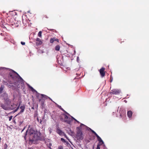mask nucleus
Instances as JSON below:
<instances>
[{"mask_svg":"<svg viewBox=\"0 0 149 149\" xmlns=\"http://www.w3.org/2000/svg\"><path fill=\"white\" fill-rule=\"evenodd\" d=\"M26 133L28 134L29 141L32 142L39 140L40 138V133L32 129H28L26 132Z\"/></svg>","mask_w":149,"mask_h":149,"instance_id":"nucleus-1","label":"nucleus"},{"mask_svg":"<svg viewBox=\"0 0 149 149\" xmlns=\"http://www.w3.org/2000/svg\"><path fill=\"white\" fill-rule=\"evenodd\" d=\"M62 120L64 122H66L69 124H70L72 121L71 118L69 117L67 115L63 114L61 116Z\"/></svg>","mask_w":149,"mask_h":149,"instance_id":"nucleus-2","label":"nucleus"},{"mask_svg":"<svg viewBox=\"0 0 149 149\" xmlns=\"http://www.w3.org/2000/svg\"><path fill=\"white\" fill-rule=\"evenodd\" d=\"M78 129L79 130L77 131V133L76 138L78 140H82L84 138V135H83L81 130L79 129V127H77Z\"/></svg>","mask_w":149,"mask_h":149,"instance_id":"nucleus-3","label":"nucleus"},{"mask_svg":"<svg viewBox=\"0 0 149 149\" xmlns=\"http://www.w3.org/2000/svg\"><path fill=\"white\" fill-rule=\"evenodd\" d=\"M1 106L2 108L5 110L10 109V107L8 104L5 103L4 104H1Z\"/></svg>","mask_w":149,"mask_h":149,"instance_id":"nucleus-4","label":"nucleus"},{"mask_svg":"<svg viewBox=\"0 0 149 149\" xmlns=\"http://www.w3.org/2000/svg\"><path fill=\"white\" fill-rule=\"evenodd\" d=\"M56 132L60 136H64L66 138L67 136L65 133L62 131L58 128H57L56 130Z\"/></svg>","mask_w":149,"mask_h":149,"instance_id":"nucleus-5","label":"nucleus"},{"mask_svg":"<svg viewBox=\"0 0 149 149\" xmlns=\"http://www.w3.org/2000/svg\"><path fill=\"white\" fill-rule=\"evenodd\" d=\"M121 92L120 89H113L112 90V94L118 95Z\"/></svg>","mask_w":149,"mask_h":149,"instance_id":"nucleus-6","label":"nucleus"},{"mask_svg":"<svg viewBox=\"0 0 149 149\" xmlns=\"http://www.w3.org/2000/svg\"><path fill=\"white\" fill-rule=\"evenodd\" d=\"M105 68H102L99 71L100 74L102 77H103L105 76Z\"/></svg>","mask_w":149,"mask_h":149,"instance_id":"nucleus-7","label":"nucleus"},{"mask_svg":"<svg viewBox=\"0 0 149 149\" xmlns=\"http://www.w3.org/2000/svg\"><path fill=\"white\" fill-rule=\"evenodd\" d=\"M133 114L132 112L131 111H128L127 112V116L130 119L132 118Z\"/></svg>","mask_w":149,"mask_h":149,"instance_id":"nucleus-8","label":"nucleus"},{"mask_svg":"<svg viewBox=\"0 0 149 149\" xmlns=\"http://www.w3.org/2000/svg\"><path fill=\"white\" fill-rule=\"evenodd\" d=\"M94 134L96 136L97 140L99 141V142H100V143H103V142L101 138L95 132Z\"/></svg>","mask_w":149,"mask_h":149,"instance_id":"nucleus-9","label":"nucleus"},{"mask_svg":"<svg viewBox=\"0 0 149 149\" xmlns=\"http://www.w3.org/2000/svg\"><path fill=\"white\" fill-rule=\"evenodd\" d=\"M103 143H100V142H99L97 146L96 149H100V148H103L102 147V146H103V147H104Z\"/></svg>","mask_w":149,"mask_h":149,"instance_id":"nucleus-10","label":"nucleus"},{"mask_svg":"<svg viewBox=\"0 0 149 149\" xmlns=\"http://www.w3.org/2000/svg\"><path fill=\"white\" fill-rule=\"evenodd\" d=\"M20 109H21V110L19 113L18 114H19L20 113H21L23 112L25 109V106L24 105H22L20 107Z\"/></svg>","mask_w":149,"mask_h":149,"instance_id":"nucleus-11","label":"nucleus"},{"mask_svg":"<svg viewBox=\"0 0 149 149\" xmlns=\"http://www.w3.org/2000/svg\"><path fill=\"white\" fill-rule=\"evenodd\" d=\"M11 101L8 98L6 99L5 100V103L6 104L9 105V104L10 103Z\"/></svg>","mask_w":149,"mask_h":149,"instance_id":"nucleus-12","label":"nucleus"},{"mask_svg":"<svg viewBox=\"0 0 149 149\" xmlns=\"http://www.w3.org/2000/svg\"><path fill=\"white\" fill-rule=\"evenodd\" d=\"M36 40L37 42V44H38V45L41 44L42 43V42L41 41V40L38 38H37Z\"/></svg>","mask_w":149,"mask_h":149,"instance_id":"nucleus-13","label":"nucleus"},{"mask_svg":"<svg viewBox=\"0 0 149 149\" xmlns=\"http://www.w3.org/2000/svg\"><path fill=\"white\" fill-rule=\"evenodd\" d=\"M17 105L16 104H12L11 106L10 107V109H14L16 108L17 107Z\"/></svg>","mask_w":149,"mask_h":149,"instance_id":"nucleus-14","label":"nucleus"},{"mask_svg":"<svg viewBox=\"0 0 149 149\" xmlns=\"http://www.w3.org/2000/svg\"><path fill=\"white\" fill-rule=\"evenodd\" d=\"M41 95L42 96V97L43 98H45L46 99H47L48 98H49L50 100H51V101H52L50 97L47 96H46L45 95H43V94H41Z\"/></svg>","mask_w":149,"mask_h":149,"instance_id":"nucleus-15","label":"nucleus"},{"mask_svg":"<svg viewBox=\"0 0 149 149\" xmlns=\"http://www.w3.org/2000/svg\"><path fill=\"white\" fill-rule=\"evenodd\" d=\"M39 101L40 102V103H41L42 106H43V105H44V99H40L39 100Z\"/></svg>","mask_w":149,"mask_h":149,"instance_id":"nucleus-16","label":"nucleus"},{"mask_svg":"<svg viewBox=\"0 0 149 149\" xmlns=\"http://www.w3.org/2000/svg\"><path fill=\"white\" fill-rule=\"evenodd\" d=\"M19 118H20V120H19V122L20 125H21L23 122V117H19Z\"/></svg>","mask_w":149,"mask_h":149,"instance_id":"nucleus-17","label":"nucleus"},{"mask_svg":"<svg viewBox=\"0 0 149 149\" xmlns=\"http://www.w3.org/2000/svg\"><path fill=\"white\" fill-rule=\"evenodd\" d=\"M119 113L120 116H122V114L123 113V111L122 108H120L119 110Z\"/></svg>","mask_w":149,"mask_h":149,"instance_id":"nucleus-18","label":"nucleus"},{"mask_svg":"<svg viewBox=\"0 0 149 149\" xmlns=\"http://www.w3.org/2000/svg\"><path fill=\"white\" fill-rule=\"evenodd\" d=\"M60 47L59 45H57L55 47V50L56 51L59 50Z\"/></svg>","mask_w":149,"mask_h":149,"instance_id":"nucleus-19","label":"nucleus"},{"mask_svg":"<svg viewBox=\"0 0 149 149\" xmlns=\"http://www.w3.org/2000/svg\"><path fill=\"white\" fill-rule=\"evenodd\" d=\"M3 86H1L0 88V93H1L2 91L3 90Z\"/></svg>","mask_w":149,"mask_h":149,"instance_id":"nucleus-20","label":"nucleus"},{"mask_svg":"<svg viewBox=\"0 0 149 149\" xmlns=\"http://www.w3.org/2000/svg\"><path fill=\"white\" fill-rule=\"evenodd\" d=\"M42 32L41 31H40L38 33V36L40 38H41L42 37Z\"/></svg>","mask_w":149,"mask_h":149,"instance_id":"nucleus-21","label":"nucleus"},{"mask_svg":"<svg viewBox=\"0 0 149 149\" xmlns=\"http://www.w3.org/2000/svg\"><path fill=\"white\" fill-rule=\"evenodd\" d=\"M71 118H72L71 119H72H72L74 120L75 121H77L78 123H79V121H77V120H76L75 118H73V117L71 116Z\"/></svg>","mask_w":149,"mask_h":149,"instance_id":"nucleus-22","label":"nucleus"},{"mask_svg":"<svg viewBox=\"0 0 149 149\" xmlns=\"http://www.w3.org/2000/svg\"><path fill=\"white\" fill-rule=\"evenodd\" d=\"M54 41V39L53 38H52L50 39V42L51 43H53Z\"/></svg>","mask_w":149,"mask_h":149,"instance_id":"nucleus-23","label":"nucleus"},{"mask_svg":"<svg viewBox=\"0 0 149 149\" xmlns=\"http://www.w3.org/2000/svg\"><path fill=\"white\" fill-rule=\"evenodd\" d=\"M8 146L7 144H5L4 146V149H7Z\"/></svg>","mask_w":149,"mask_h":149,"instance_id":"nucleus-24","label":"nucleus"},{"mask_svg":"<svg viewBox=\"0 0 149 149\" xmlns=\"http://www.w3.org/2000/svg\"><path fill=\"white\" fill-rule=\"evenodd\" d=\"M13 118V116H11L9 117V121H10L11 119H12Z\"/></svg>","mask_w":149,"mask_h":149,"instance_id":"nucleus-25","label":"nucleus"},{"mask_svg":"<svg viewBox=\"0 0 149 149\" xmlns=\"http://www.w3.org/2000/svg\"><path fill=\"white\" fill-rule=\"evenodd\" d=\"M29 87L31 89V90H32V91H33L34 90V89L31 86H29Z\"/></svg>","mask_w":149,"mask_h":149,"instance_id":"nucleus-26","label":"nucleus"},{"mask_svg":"<svg viewBox=\"0 0 149 149\" xmlns=\"http://www.w3.org/2000/svg\"><path fill=\"white\" fill-rule=\"evenodd\" d=\"M29 87L31 89V90H32V91H33L34 90V89L31 86H29Z\"/></svg>","mask_w":149,"mask_h":149,"instance_id":"nucleus-27","label":"nucleus"},{"mask_svg":"<svg viewBox=\"0 0 149 149\" xmlns=\"http://www.w3.org/2000/svg\"><path fill=\"white\" fill-rule=\"evenodd\" d=\"M29 87L31 89V90H32V91H33L34 90V89L31 86H29Z\"/></svg>","mask_w":149,"mask_h":149,"instance_id":"nucleus-28","label":"nucleus"},{"mask_svg":"<svg viewBox=\"0 0 149 149\" xmlns=\"http://www.w3.org/2000/svg\"><path fill=\"white\" fill-rule=\"evenodd\" d=\"M19 106L17 108L15 109V111H17V110H18V109H19Z\"/></svg>","mask_w":149,"mask_h":149,"instance_id":"nucleus-29","label":"nucleus"},{"mask_svg":"<svg viewBox=\"0 0 149 149\" xmlns=\"http://www.w3.org/2000/svg\"><path fill=\"white\" fill-rule=\"evenodd\" d=\"M61 140L62 141H63V142H65V140L64 139H63V138H61Z\"/></svg>","mask_w":149,"mask_h":149,"instance_id":"nucleus-30","label":"nucleus"},{"mask_svg":"<svg viewBox=\"0 0 149 149\" xmlns=\"http://www.w3.org/2000/svg\"><path fill=\"white\" fill-rule=\"evenodd\" d=\"M59 108L61 110H63V111H65L63 110V109L61 107V106H59Z\"/></svg>","mask_w":149,"mask_h":149,"instance_id":"nucleus-31","label":"nucleus"},{"mask_svg":"<svg viewBox=\"0 0 149 149\" xmlns=\"http://www.w3.org/2000/svg\"><path fill=\"white\" fill-rule=\"evenodd\" d=\"M89 129L93 133H94L95 132L93 130L91 129V128H89Z\"/></svg>","mask_w":149,"mask_h":149,"instance_id":"nucleus-32","label":"nucleus"},{"mask_svg":"<svg viewBox=\"0 0 149 149\" xmlns=\"http://www.w3.org/2000/svg\"><path fill=\"white\" fill-rule=\"evenodd\" d=\"M53 39H54V41H57L58 42V39H56L55 38H53Z\"/></svg>","mask_w":149,"mask_h":149,"instance_id":"nucleus-33","label":"nucleus"},{"mask_svg":"<svg viewBox=\"0 0 149 149\" xmlns=\"http://www.w3.org/2000/svg\"><path fill=\"white\" fill-rule=\"evenodd\" d=\"M63 148L62 146H60L58 147V149H63Z\"/></svg>","mask_w":149,"mask_h":149,"instance_id":"nucleus-34","label":"nucleus"},{"mask_svg":"<svg viewBox=\"0 0 149 149\" xmlns=\"http://www.w3.org/2000/svg\"><path fill=\"white\" fill-rule=\"evenodd\" d=\"M21 44L22 45H25V42H21Z\"/></svg>","mask_w":149,"mask_h":149,"instance_id":"nucleus-35","label":"nucleus"},{"mask_svg":"<svg viewBox=\"0 0 149 149\" xmlns=\"http://www.w3.org/2000/svg\"><path fill=\"white\" fill-rule=\"evenodd\" d=\"M82 125L84 126H85V125H84V124H81V125H80V126L81 127V126H82Z\"/></svg>","mask_w":149,"mask_h":149,"instance_id":"nucleus-36","label":"nucleus"},{"mask_svg":"<svg viewBox=\"0 0 149 149\" xmlns=\"http://www.w3.org/2000/svg\"><path fill=\"white\" fill-rule=\"evenodd\" d=\"M26 134L24 136V138L25 139H26Z\"/></svg>","mask_w":149,"mask_h":149,"instance_id":"nucleus-37","label":"nucleus"},{"mask_svg":"<svg viewBox=\"0 0 149 149\" xmlns=\"http://www.w3.org/2000/svg\"><path fill=\"white\" fill-rule=\"evenodd\" d=\"M49 131H50V133H51V128L49 130Z\"/></svg>","mask_w":149,"mask_h":149,"instance_id":"nucleus-38","label":"nucleus"},{"mask_svg":"<svg viewBox=\"0 0 149 149\" xmlns=\"http://www.w3.org/2000/svg\"><path fill=\"white\" fill-rule=\"evenodd\" d=\"M124 102H125V103H127V101L126 100H124Z\"/></svg>","mask_w":149,"mask_h":149,"instance_id":"nucleus-39","label":"nucleus"},{"mask_svg":"<svg viewBox=\"0 0 149 149\" xmlns=\"http://www.w3.org/2000/svg\"><path fill=\"white\" fill-rule=\"evenodd\" d=\"M110 82H112V79H110Z\"/></svg>","mask_w":149,"mask_h":149,"instance_id":"nucleus-40","label":"nucleus"},{"mask_svg":"<svg viewBox=\"0 0 149 149\" xmlns=\"http://www.w3.org/2000/svg\"><path fill=\"white\" fill-rule=\"evenodd\" d=\"M78 58H79V57H78L77 58V61H78Z\"/></svg>","mask_w":149,"mask_h":149,"instance_id":"nucleus-41","label":"nucleus"},{"mask_svg":"<svg viewBox=\"0 0 149 149\" xmlns=\"http://www.w3.org/2000/svg\"><path fill=\"white\" fill-rule=\"evenodd\" d=\"M65 113H66L67 114H68V115H69V114L67 112H66L65 111Z\"/></svg>","mask_w":149,"mask_h":149,"instance_id":"nucleus-42","label":"nucleus"},{"mask_svg":"<svg viewBox=\"0 0 149 149\" xmlns=\"http://www.w3.org/2000/svg\"><path fill=\"white\" fill-rule=\"evenodd\" d=\"M71 132L72 133H73V132L72 131H71Z\"/></svg>","mask_w":149,"mask_h":149,"instance_id":"nucleus-43","label":"nucleus"},{"mask_svg":"<svg viewBox=\"0 0 149 149\" xmlns=\"http://www.w3.org/2000/svg\"><path fill=\"white\" fill-rule=\"evenodd\" d=\"M120 98H121V97L118 98H120Z\"/></svg>","mask_w":149,"mask_h":149,"instance_id":"nucleus-44","label":"nucleus"}]
</instances>
